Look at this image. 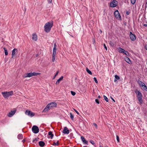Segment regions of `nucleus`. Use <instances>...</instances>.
I'll return each instance as SVG.
<instances>
[{"mask_svg":"<svg viewBox=\"0 0 147 147\" xmlns=\"http://www.w3.org/2000/svg\"><path fill=\"white\" fill-rule=\"evenodd\" d=\"M53 26L52 22H49L47 23L44 26L45 31L46 32H49Z\"/></svg>","mask_w":147,"mask_h":147,"instance_id":"f257e3e1","label":"nucleus"},{"mask_svg":"<svg viewBox=\"0 0 147 147\" xmlns=\"http://www.w3.org/2000/svg\"><path fill=\"white\" fill-rule=\"evenodd\" d=\"M135 93L137 94V97L138 101L140 102V103L142 104L143 103V101L142 99V93L139 90H135Z\"/></svg>","mask_w":147,"mask_h":147,"instance_id":"f03ea898","label":"nucleus"},{"mask_svg":"<svg viewBox=\"0 0 147 147\" xmlns=\"http://www.w3.org/2000/svg\"><path fill=\"white\" fill-rule=\"evenodd\" d=\"M1 94L5 98H7L9 96L13 95V91H11L9 92H2Z\"/></svg>","mask_w":147,"mask_h":147,"instance_id":"7ed1b4c3","label":"nucleus"},{"mask_svg":"<svg viewBox=\"0 0 147 147\" xmlns=\"http://www.w3.org/2000/svg\"><path fill=\"white\" fill-rule=\"evenodd\" d=\"M25 114L28 116L32 117L35 115V113L32 112L31 111L26 110L25 111Z\"/></svg>","mask_w":147,"mask_h":147,"instance_id":"20e7f679","label":"nucleus"},{"mask_svg":"<svg viewBox=\"0 0 147 147\" xmlns=\"http://www.w3.org/2000/svg\"><path fill=\"white\" fill-rule=\"evenodd\" d=\"M114 14L115 18L119 20H121V17L119 14V13L118 10H116L114 12Z\"/></svg>","mask_w":147,"mask_h":147,"instance_id":"39448f33","label":"nucleus"},{"mask_svg":"<svg viewBox=\"0 0 147 147\" xmlns=\"http://www.w3.org/2000/svg\"><path fill=\"white\" fill-rule=\"evenodd\" d=\"M33 132L35 134H37L39 132V129L38 127L36 125L33 126L32 128Z\"/></svg>","mask_w":147,"mask_h":147,"instance_id":"423d86ee","label":"nucleus"},{"mask_svg":"<svg viewBox=\"0 0 147 147\" xmlns=\"http://www.w3.org/2000/svg\"><path fill=\"white\" fill-rule=\"evenodd\" d=\"M57 104L55 102H53L50 103L48 105V106H49L50 108L52 107H56Z\"/></svg>","mask_w":147,"mask_h":147,"instance_id":"0eeeda50","label":"nucleus"},{"mask_svg":"<svg viewBox=\"0 0 147 147\" xmlns=\"http://www.w3.org/2000/svg\"><path fill=\"white\" fill-rule=\"evenodd\" d=\"M16 110L15 109L11 111L7 114V116L9 117H12L15 113Z\"/></svg>","mask_w":147,"mask_h":147,"instance_id":"6e6552de","label":"nucleus"},{"mask_svg":"<svg viewBox=\"0 0 147 147\" xmlns=\"http://www.w3.org/2000/svg\"><path fill=\"white\" fill-rule=\"evenodd\" d=\"M117 2L116 1L114 0L110 4V6L112 7H116L117 5Z\"/></svg>","mask_w":147,"mask_h":147,"instance_id":"1a4fd4ad","label":"nucleus"},{"mask_svg":"<svg viewBox=\"0 0 147 147\" xmlns=\"http://www.w3.org/2000/svg\"><path fill=\"white\" fill-rule=\"evenodd\" d=\"M130 37L132 41H134L136 40V36L133 34L131 32H130Z\"/></svg>","mask_w":147,"mask_h":147,"instance_id":"9d476101","label":"nucleus"},{"mask_svg":"<svg viewBox=\"0 0 147 147\" xmlns=\"http://www.w3.org/2000/svg\"><path fill=\"white\" fill-rule=\"evenodd\" d=\"M18 50L16 48H14L12 51V58H13L15 55L16 54V53H17Z\"/></svg>","mask_w":147,"mask_h":147,"instance_id":"9b49d317","label":"nucleus"},{"mask_svg":"<svg viewBox=\"0 0 147 147\" xmlns=\"http://www.w3.org/2000/svg\"><path fill=\"white\" fill-rule=\"evenodd\" d=\"M81 139L83 142V143L85 145H88V141L85 140L84 137L82 136L81 137Z\"/></svg>","mask_w":147,"mask_h":147,"instance_id":"f8f14e48","label":"nucleus"},{"mask_svg":"<svg viewBox=\"0 0 147 147\" xmlns=\"http://www.w3.org/2000/svg\"><path fill=\"white\" fill-rule=\"evenodd\" d=\"M63 133L65 134H68L69 133V129H67V128L66 127L64 128V130L63 131Z\"/></svg>","mask_w":147,"mask_h":147,"instance_id":"ddd939ff","label":"nucleus"},{"mask_svg":"<svg viewBox=\"0 0 147 147\" xmlns=\"http://www.w3.org/2000/svg\"><path fill=\"white\" fill-rule=\"evenodd\" d=\"M32 73H27L26 74H25L24 76V78H27V77H31L32 76Z\"/></svg>","mask_w":147,"mask_h":147,"instance_id":"4468645a","label":"nucleus"},{"mask_svg":"<svg viewBox=\"0 0 147 147\" xmlns=\"http://www.w3.org/2000/svg\"><path fill=\"white\" fill-rule=\"evenodd\" d=\"M125 61L127 62L128 63L130 64H132V62L130 60V59L127 57H126L125 58Z\"/></svg>","mask_w":147,"mask_h":147,"instance_id":"2eb2a0df","label":"nucleus"},{"mask_svg":"<svg viewBox=\"0 0 147 147\" xmlns=\"http://www.w3.org/2000/svg\"><path fill=\"white\" fill-rule=\"evenodd\" d=\"M56 43H55L54 44V47H53V55H55L56 53Z\"/></svg>","mask_w":147,"mask_h":147,"instance_id":"dca6fc26","label":"nucleus"},{"mask_svg":"<svg viewBox=\"0 0 147 147\" xmlns=\"http://www.w3.org/2000/svg\"><path fill=\"white\" fill-rule=\"evenodd\" d=\"M32 38L34 40L36 41L37 40V35L35 34H33Z\"/></svg>","mask_w":147,"mask_h":147,"instance_id":"f3484780","label":"nucleus"},{"mask_svg":"<svg viewBox=\"0 0 147 147\" xmlns=\"http://www.w3.org/2000/svg\"><path fill=\"white\" fill-rule=\"evenodd\" d=\"M63 76H61L60 78L57 80L56 83V85H58V84H59V83L60 82L63 80Z\"/></svg>","mask_w":147,"mask_h":147,"instance_id":"a211bd4d","label":"nucleus"},{"mask_svg":"<svg viewBox=\"0 0 147 147\" xmlns=\"http://www.w3.org/2000/svg\"><path fill=\"white\" fill-rule=\"evenodd\" d=\"M141 86L143 87L144 89L147 92V87L144 83H142Z\"/></svg>","mask_w":147,"mask_h":147,"instance_id":"6ab92c4d","label":"nucleus"},{"mask_svg":"<svg viewBox=\"0 0 147 147\" xmlns=\"http://www.w3.org/2000/svg\"><path fill=\"white\" fill-rule=\"evenodd\" d=\"M38 144L41 147H43L45 145V143L42 141H40L39 142Z\"/></svg>","mask_w":147,"mask_h":147,"instance_id":"aec40b11","label":"nucleus"},{"mask_svg":"<svg viewBox=\"0 0 147 147\" xmlns=\"http://www.w3.org/2000/svg\"><path fill=\"white\" fill-rule=\"evenodd\" d=\"M48 135L49 136H50L49 138L52 139L53 138V134H52V132L51 131H50L48 133Z\"/></svg>","mask_w":147,"mask_h":147,"instance_id":"412c9836","label":"nucleus"},{"mask_svg":"<svg viewBox=\"0 0 147 147\" xmlns=\"http://www.w3.org/2000/svg\"><path fill=\"white\" fill-rule=\"evenodd\" d=\"M50 108V107H49V106H48V105H47L46 107L45 108V109H44L43 110V112H45L46 111H47L48 110H49Z\"/></svg>","mask_w":147,"mask_h":147,"instance_id":"4be33fe9","label":"nucleus"},{"mask_svg":"<svg viewBox=\"0 0 147 147\" xmlns=\"http://www.w3.org/2000/svg\"><path fill=\"white\" fill-rule=\"evenodd\" d=\"M118 50L119 52L123 53V52H124L125 50L121 47H119L118 49Z\"/></svg>","mask_w":147,"mask_h":147,"instance_id":"5701e85b","label":"nucleus"},{"mask_svg":"<svg viewBox=\"0 0 147 147\" xmlns=\"http://www.w3.org/2000/svg\"><path fill=\"white\" fill-rule=\"evenodd\" d=\"M18 139L21 140L23 138V136L22 134H20L18 135Z\"/></svg>","mask_w":147,"mask_h":147,"instance_id":"b1692460","label":"nucleus"},{"mask_svg":"<svg viewBox=\"0 0 147 147\" xmlns=\"http://www.w3.org/2000/svg\"><path fill=\"white\" fill-rule=\"evenodd\" d=\"M115 78L114 80V82H115L117 81V80H118L119 79V77L117 75H115Z\"/></svg>","mask_w":147,"mask_h":147,"instance_id":"393cba45","label":"nucleus"},{"mask_svg":"<svg viewBox=\"0 0 147 147\" xmlns=\"http://www.w3.org/2000/svg\"><path fill=\"white\" fill-rule=\"evenodd\" d=\"M40 73L38 72H33L32 73V76H36L38 75H40Z\"/></svg>","mask_w":147,"mask_h":147,"instance_id":"a878e982","label":"nucleus"},{"mask_svg":"<svg viewBox=\"0 0 147 147\" xmlns=\"http://www.w3.org/2000/svg\"><path fill=\"white\" fill-rule=\"evenodd\" d=\"M86 71L90 74H92V73L91 71L87 67L86 68Z\"/></svg>","mask_w":147,"mask_h":147,"instance_id":"bb28decb","label":"nucleus"},{"mask_svg":"<svg viewBox=\"0 0 147 147\" xmlns=\"http://www.w3.org/2000/svg\"><path fill=\"white\" fill-rule=\"evenodd\" d=\"M123 52H124L123 53L124 54L128 56L129 55V53L128 52L126 51L125 50Z\"/></svg>","mask_w":147,"mask_h":147,"instance_id":"cd10ccee","label":"nucleus"},{"mask_svg":"<svg viewBox=\"0 0 147 147\" xmlns=\"http://www.w3.org/2000/svg\"><path fill=\"white\" fill-rule=\"evenodd\" d=\"M3 49L4 50L5 55H7L8 54V53L7 52V50L5 48H4Z\"/></svg>","mask_w":147,"mask_h":147,"instance_id":"c85d7f7f","label":"nucleus"},{"mask_svg":"<svg viewBox=\"0 0 147 147\" xmlns=\"http://www.w3.org/2000/svg\"><path fill=\"white\" fill-rule=\"evenodd\" d=\"M70 117L72 120H74V115L71 113H70Z\"/></svg>","mask_w":147,"mask_h":147,"instance_id":"c756f323","label":"nucleus"},{"mask_svg":"<svg viewBox=\"0 0 147 147\" xmlns=\"http://www.w3.org/2000/svg\"><path fill=\"white\" fill-rule=\"evenodd\" d=\"M58 142L59 141H58L56 143L55 142H54L53 145L54 146H58L59 144Z\"/></svg>","mask_w":147,"mask_h":147,"instance_id":"7c9ffc66","label":"nucleus"},{"mask_svg":"<svg viewBox=\"0 0 147 147\" xmlns=\"http://www.w3.org/2000/svg\"><path fill=\"white\" fill-rule=\"evenodd\" d=\"M104 97L105 100L106 102H108L109 101L108 99L106 96H105V95H104Z\"/></svg>","mask_w":147,"mask_h":147,"instance_id":"2f4dec72","label":"nucleus"},{"mask_svg":"<svg viewBox=\"0 0 147 147\" xmlns=\"http://www.w3.org/2000/svg\"><path fill=\"white\" fill-rule=\"evenodd\" d=\"M55 55H52V61L54 62L55 59Z\"/></svg>","mask_w":147,"mask_h":147,"instance_id":"473e14b6","label":"nucleus"},{"mask_svg":"<svg viewBox=\"0 0 147 147\" xmlns=\"http://www.w3.org/2000/svg\"><path fill=\"white\" fill-rule=\"evenodd\" d=\"M131 1L132 4H134L136 2V0H131Z\"/></svg>","mask_w":147,"mask_h":147,"instance_id":"72a5a7b5","label":"nucleus"},{"mask_svg":"<svg viewBox=\"0 0 147 147\" xmlns=\"http://www.w3.org/2000/svg\"><path fill=\"white\" fill-rule=\"evenodd\" d=\"M116 139L118 142H119V136L117 135H116Z\"/></svg>","mask_w":147,"mask_h":147,"instance_id":"f704fd0d","label":"nucleus"},{"mask_svg":"<svg viewBox=\"0 0 147 147\" xmlns=\"http://www.w3.org/2000/svg\"><path fill=\"white\" fill-rule=\"evenodd\" d=\"M58 73H59L58 71H57V73L55 74V76H54V77L53 78V79H54L55 78V77L58 75Z\"/></svg>","mask_w":147,"mask_h":147,"instance_id":"c9c22d12","label":"nucleus"},{"mask_svg":"<svg viewBox=\"0 0 147 147\" xmlns=\"http://www.w3.org/2000/svg\"><path fill=\"white\" fill-rule=\"evenodd\" d=\"M71 92L72 95L73 96H74L76 94V93L73 91H71Z\"/></svg>","mask_w":147,"mask_h":147,"instance_id":"e433bc0d","label":"nucleus"},{"mask_svg":"<svg viewBox=\"0 0 147 147\" xmlns=\"http://www.w3.org/2000/svg\"><path fill=\"white\" fill-rule=\"evenodd\" d=\"M138 84H139L140 86H141V85L142 84V83H144L143 82H142L140 81H138Z\"/></svg>","mask_w":147,"mask_h":147,"instance_id":"4c0bfd02","label":"nucleus"},{"mask_svg":"<svg viewBox=\"0 0 147 147\" xmlns=\"http://www.w3.org/2000/svg\"><path fill=\"white\" fill-rule=\"evenodd\" d=\"M94 80L95 81V82L96 83H97L98 82L97 80L96 79V78L95 77H94Z\"/></svg>","mask_w":147,"mask_h":147,"instance_id":"58836bf2","label":"nucleus"},{"mask_svg":"<svg viewBox=\"0 0 147 147\" xmlns=\"http://www.w3.org/2000/svg\"><path fill=\"white\" fill-rule=\"evenodd\" d=\"M38 139H39V138H35L33 140L32 142H34L35 141H38Z\"/></svg>","mask_w":147,"mask_h":147,"instance_id":"ea45409f","label":"nucleus"},{"mask_svg":"<svg viewBox=\"0 0 147 147\" xmlns=\"http://www.w3.org/2000/svg\"><path fill=\"white\" fill-rule=\"evenodd\" d=\"M90 142L93 145H94V142L92 140H90Z\"/></svg>","mask_w":147,"mask_h":147,"instance_id":"a19ab883","label":"nucleus"},{"mask_svg":"<svg viewBox=\"0 0 147 147\" xmlns=\"http://www.w3.org/2000/svg\"><path fill=\"white\" fill-rule=\"evenodd\" d=\"M95 102L96 103H97L98 104H99V101L98 99H95Z\"/></svg>","mask_w":147,"mask_h":147,"instance_id":"79ce46f5","label":"nucleus"},{"mask_svg":"<svg viewBox=\"0 0 147 147\" xmlns=\"http://www.w3.org/2000/svg\"><path fill=\"white\" fill-rule=\"evenodd\" d=\"M96 127V128H97V124L95 123H94L93 124Z\"/></svg>","mask_w":147,"mask_h":147,"instance_id":"37998d69","label":"nucleus"},{"mask_svg":"<svg viewBox=\"0 0 147 147\" xmlns=\"http://www.w3.org/2000/svg\"><path fill=\"white\" fill-rule=\"evenodd\" d=\"M104 48L105 49L107 50V48L106 46V45L105 44H104Z\"/></svg>","mask_w":147,"mask_h":147,"instance_id":"c03bdc74","label":"nucleus"},{"mask_svg":"<svg viewBox=\"0 0 147 147\" xmlns=\"http://www.w3.org/2000/svg\"><path fill=\"white\" fill-rule=\"evenodd\" d=\"M48 3H51L52 1V0H47Z\"/></svg>","mask_w":147,"mask_h":147,"instance_id":"a18cd8bd","label":"nucleus"},{"mask_svg":"<svg viewBox=\"0 0 147 147\" xmlns=\"http://www.w3.org/2000/svg\"><path fill=\"white\" fill-rule=\"evenodd\" d=\"M74 110L76 113L78 115L79 114V112L76 110L74 109Z\"/></svg>","mask_w":147,"mask_h":147,"instance_id":"49530a36","label":"nucleus"},{"mask_svg":"<svg viewBox=\"0 0 147 147\" xmlns=\"http://www.w3.org/2000/svg\"><path fill=\"white\" fill-rule=\"evenodd\" d=\"M145 48L147 50V45H146L145 46Z\"/></svg>","mask_w":147,"mask_h":147,"instance_id":"de8ad7c7","label":"nucleus"},{"mask_svg":"<svg viewBox=\"0 0 147 147\" xmlns=\"http://www.w3.org/2000/svg\"><path fill=\"white\" fill-rule=\"evenodd\" d=\"M111 99L114 102H115V100H114V99H113V98L112 97H111Z\"/></svg>","mask_w":147,"mask_h":147,"instance_id":"09e8293b","label":"nucleus"},{"mask_svg":"<svg viewBox=\"0 0 147 147\" xmlns=\"http://www.w3.org/2000/svg\"><path fill=\"white\" fill-rule=\"evenodd\" d=\"M126 14L127 15H129V12L127 11L126 12Z\"/></svg>","mask_w":147,"mask_h":147,"instance_id":"8fccbe9b","label":"nucleus"},{"mask_svg":"<svg viewBox=\"0 0 147 147\" xmlns=\"http://www.w3.org/2000/svg\"><path fill=\"white\" fill-rule=\"evenodd\" d=\"M143 26H146H146H147V24H144L143 25Z\"/></svg>","mask_w":147,"mask_h":147,"instance_id":"3c124183","label":"nucleus"},{"mask_svg":"<svg viewBox=\"0 0 147 147\" xmlns=\"http://www.w3.org/2000/svg\"><path fill=\"white\" fill-rule=\"evenodd\" d=\"M99 147H102V146H101V145H100L99 146ZM104 147H108L107 146H105Z\"/></svg>","mask_w":147,"mask_h":147,"instance_id":"603ef678","label":"nucleus"},{"mask_svg":"<svg viewBox=\"0 0 147 147\" xmlns=\"http://www.w3.org/2000/svg\"><path fill=\"white\" fill-rule=\"evenodd\" d=\"M98 97L99 98H100V96L99 95L98 96Z\"/></svg>","mask_w":147,"mask_h":147,"instance_id":"864d4df0","label":"nucleus"},{"mask_svg":"<svg viewBox=\"0 0 147 147\" xmlns=\"http://www.w3.org/2000/svg\"><path fill=\"white\" fill-rule=\"evenodd\" d=\"M38 54H36V57H37V56H38Z\"/></svg>","mask_w":147,"mask_h":147,"instance_id":"5fc2aeb1","label":"nucleus"},{"mask_svg":"<svg viewBox=\"0 0 147 147\" xmlns=\"http://www.w3.org/2000/svg\"><path fill=\"white\" fill-rule=\"evenodd\" d=\"M22 141V142H24L25 141V140H23Z\"/></svg>","mask_w":147,"mask_h":147,"instance_id":"6e6d98bb","label":"nucleus"},{"mask_svg":"<svg viewBox=\"0 0 147 147\" xmlns=\"http://www.w3.org/2000/svg\"><path fill=\"white\" fill-rule=\"evenodd\" d=\"M100 32H101V33L102 32V31L101 30H100Z\"/></svg>","mask_w":147,"mask_h":147,"instance_id":"4d7b16f0","label":"nucleus"}]
</instances>
